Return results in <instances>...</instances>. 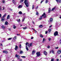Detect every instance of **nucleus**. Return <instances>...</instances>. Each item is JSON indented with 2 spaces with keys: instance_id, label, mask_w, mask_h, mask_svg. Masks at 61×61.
Wrapping results in <instances>:
<instances>
[{
  "instance_id": "28",
  "label": "nucleus",
  "mask_w": 61,
  "mask_h": 61,
  "mask_svg": "<svg viewBox=\"0 0 61 61\" xmlns=\"http://www.w3.org/2000/svg\"><path fill=\"white\" fill-rule=\"evenodd\" d=\"M6 14H5L2 17H4V18H5V16H6Z\"/></svg>"
},
{
  "instance_id": "46",
  "label": "nucleus",
  "mask_w": 61,
  "mask_h": 61,
  "mask_svg": "<svg viewBox=\"0 0 61 61\" xmlns=\"http://www.w3.org/2000/svg\"><path fill=\"white\" fill-rule=\"evenodd\" d=\"M34 39V37H31V39Z\"/></svg>"
},
{
  "instance_id": "9",
  "label": "nucleus",
  "mask_w": 61,
  "mask_h": 61,
  "mask_svg": "<svg viewBox=\"0 0 61 61\" xmlns=\"http://www.w3.org/2000/svg\"><path fill=\"white\" fill-rule=\"evenodd\" d=\"M44 55H45V56H46V55H47V52H46V51H44Z\"/></svg>"
},
{
  "instance_id": "50",
  "label": "nucleus",
  "mask_w": 61,
  "mask_h": 61,
  "mask_svg": "<svg viewBox=\"0 0 61 61\" xmlns=\"http://www.w3.org/2000/svg\"><path fill=\"white\" fill-rule=\"evenodd\" d=\"M55 48V49H58V47H56Z\"/></svg>"
},
{
  "instance_id": "62",
  "label": "nucleus",
  "mask_w": 61,
  "mask_h": 61,
  "mask_svg": "<svg viewBox=\"0 0 61 61\" xmlns=\"http://www.w3.org/2000/svg\"><path fill=\"white\" fill-rule=\"evenodd\" d=\"M22 26V25H20V26L21 27V26Z\"/></svg>"
},
{
  "instance_id": "56",
  "label": "nucleus",
  "mask_w": 61,
  "mask_h": 61,
  "mask_svg": "<svg viewBox=\"0 0 61 61\" xmlns=\"http://www.w3.org/2000/svg\"><path fill=\"white\" fill-rule=\"evenodd\" d=\"M34 31H35V33H36V32H37V31H36V30H34Z\"/></svg>"
},
{
  "instance_id": "64",
  "label": "nucleus",
  "mask_w": 61,
  "mask_h": 61,
  "mask_svg": "<svg viewBox=\"0 0 61 61\" xmlns=\"http://www.w3.org/2000/svg\"><path fill=\"white\" fill-rule=\"evenodd\" d=\"M60 19H61V16L60 17Z\"/></svg>"
},
{
  "instance_id": "61",
  "label": "nucleus",
  "mask_w": 61,
  "mask_h": 61,
  "mask_svg": "<svg viewBox=\"0 0 61 61\" xmlns=\"http://www.w3.org/2000/svg\"><path fill=\"white\" fill-rule=\"evenodd\" d=\"M10 10H11V11H12V9H10Z\"/></svg>"
},
{
  "instance_id": "35",
  "label": "nucleus",
  "mask_w": 61,
  "mask_h": 61,
  "mask_svg": "<svg viewBox=\"0 0 61 61\" xmlns=\"http://www.w3.org/2000/svg\"><path fill=\"white\" fill-rule=\"evenodd\" d=\"M24 0H21L20 2V3H22V2H23V1H24Z\"/></svg>"
},
{
  "instance_id": "36",
  "label": "nucleus",
  "mask_w": 61,
  "mask_h": 61,
  "mask_svg": "<svg viewBox=\"0 0 61 61\" xmlns=\"http://www.w3.org/2000/svg\"><path fill=\"white\" fill-rule=\"evenodd\" d=\"M16 39V36H15L14 37V40H15V39Z\"/></svg>"
},
{
  "instance_id": "60",
  "label": "nucleus",
  "mask_w": 61,
  "mask_h": 61,
  "mask_svg": "<svg viewBox=\"0 0 61 61\" xmlns=\"http://www.w3.org/2000/svg\"><path fill=\"white\" fill-rule=\"evenodd\" d=\"M52 27V25H51L50 26H49V27L50 28V27Z\"/></svg>"
},
{
  "instance_id": "1",
  "label": "nucleus",
  "mask_w": 61,
  "mask_h": 61,
  "mask_svg": "<svg viewBox=\"0 0 61 61\" xmlns=\"http://www.w3.org/2000/svg\"><path fill=\"white\" fill-rule=\"evenodd\" d=\"M44 18H46V13H44L42 15V16H41L40 17H39V20H42V16H44Z\"/></svg>"
},
{
  "instance_id": "54",
  "label": "nucleus",
  "mask_w": 61,
  "mask_h": 61,
  "mask_svg": "<svg viewBox=\"0 0 61 61\" xmlns=\"http://www.w3.org/2000/svg\"><path fill=\"white\" fill-rule=\"evenodd\" d=\"M48 2V1L47 0H46V3Z\"/></svg>"
},
{
  "instance_id": "30",
  "label": "nucleus",
  "mask_w": 61,
  "mask_h": 61,
  "mask_svg": "<svg viewBox=\"0 0 61 61\" xmlns=\"http://www.w3.org/2000/svg\"><path fill=\"white\" fill-rule=\"evenodd\" d=\"M13 28L14 29H15V28H16V26H15V25H14L13 26Z\"/></svg>"
},
{
  "instance_id": "49",
  "label": "nucleus",
  "mask_w": 61,
  "mask_h": 61,
  "mask_svg": "<svg viewBox=\"0 0 61 61\" xmlns=\"http://www.w3.org/2000/svg\"><path fill=\"white\" fill-rule=\"evenodd\" d=\"M12 2H13V3H15V0H13Z\"/></svg>"
},
{
  "instance_id": "38",
  "label": "nucleus",
  "mask_w": 61,
  "mask_h": 61,
  "mask_svg": "<svg viewBox=\"0 0 61 61\" xmlns=\"http://www.w3.org/2000/svg\"><path fill=\"white\" fill-rule=\"evenodd\" d=\"M25 18H24V19H23L22 20V22H24L25 20Z\"/></svg>"
},
{
  "instance_id": "6",
  "label": "nucleus",
  "mask_w": 61,
  "mask_h": 61,
  "mask_svg": "<svg viewBox=\"0 0 61 61\" xmlns=\"http://www.w3.org/2000/svg\"><path fill=\"white\" fill-rule=\"evenodd\" d=\"M32 46V43H31L30 44H29L28 45V47L29 48L30 47V46Z\"/></svg>"
},
{
  "instance_id": "31",
  "label": "nucleus",
  "mask_w": 61,
  "mask_h": 61,
  "mask_svg": "<svg viewBox=\"0 0 61 61\" xmlns=\"http://www.w3.org/2000/svg\"><path fill=\"white\" fill-rule=\"evenodd\" d=\"M2 7H1V6H0V11H2Z\"/></svg>"
},
{
  "instance_id": "10",
  "label": "nucleus",
  "mask_w": 61,
  "mask_h": 61,
  "mask_svg": "<svg viewBox=\"0 0 61 61\" xmlns=\"http://www.w3.org/2000/svg\"><path fill=\"white\" fill-rule=\"evenodd\" d=\"M5 19V18L4 17H2L1 18V21L2 22H3L4 21V20Z\"/></svg>"
},
{
  "instance_id": "24",
  "label": "nucleus",
  "mask_w": 61,
  "mask_h": 61,
  "mask_svg": "<svg viewBox=\"0 0 61 61\" xmlns=\"http://www.w3.org/2000/svg\"><path fill=\"white\" fill-rule=\"evenodd\" d=\"M26 49L27 50V51H28V47H27V46H26Z\"/></svg>"
},
{
  "instance_id": "25",
  "label": "nucleus",
  "mask_w": 61,
  "mask_h": 61,
  "mask_svg": "<svg viewBox=\"0 0 61 61\" xmlns=\"http://www.w3.org/2000/svg\"><path fill=\"white\" fill-rule=\"evenodd\" d=\"M51 52H52V53H53V54H55V52L53 50H51Z\"/></svg>"
},
{
  "instance_id": "44",
  "label": "nucleus",
  "mask_w": 61,
  "mask_h": 61,
  "mask_svg": "<svg viewBox=\"0 0 61 61\" xmlns=\"http://www.w3.org/2000/svg\"><path fill=\"white\" fill-rule=\"evenodd\" d=\"M21 57H22V58H25V56H21Z\"/></svg>"
},
{
  "instance_id": "19",
  "label": "nucleus",
  "mask_w": 61,
  "mask_h": 61,
  "mask_svg": "<svg viewBox=\"0 0 61 61\" xmlns=\"http://www.w3.org/2000/svg\"><path fill=\"white\" fill-rule=\"evenodd\" d=\"M46 41V39H45V38H44L43 39V41H42L43 43H44V42Z\"/></svg>"
},
{
  "instance_id": "47",
  "label": "nucleus",
  "mask_w": 61,
  "mask_h": 61,
  "mask_svg": "<svg viewBox=\"0 0 61 61\" xmlns=\"http://www.w3.org/2000/svg\"><path fill=\"white\" fill-rule=\"evenodd\" d=\"M51 29H49V32H51Z\"/></svg>"
},
{
  "instance_id": "3",
  "label": "nucleus",
  "mask_w": 61,
  "mask_h": 61,
  "mask_svg": "<svg viewBox=\"0 0 61 61\" xmlns=\"http://www.w3.org/2000/svg\"><path fill=\"white\" fill-rule=\"evenodd\" d=\"M36 55H37V56H36V57L37 56H40V52H37L36 53Z\"/></svg>"
},
{
  "instance_id": "33",
  "label": "nucleus",
  "mask_w": 61,
  "mask_h": 61,
  "mask_svg": "<svg viewBox=\"0 0 61 61\" xmlns=\"http://www.w3.org/2000/svg\"><path fill=\"white\" fill-rule=\"evenodd\" d=\"M34 5H32V9H34Z\"/></svg>"
},
{
  "instance_id": "45",
  "label": "nucleus",
  "mask_w": 61,
  "mask_h": 61,
  "mask_svg": "<svg viewBox=\"0 0 61 61\" xmlns=\"http://www.w3.org/2000/svg\"><path fill=\"white\" fill-rule=\"evenodd\" d=\"M2 2L3 3H5V0H3L2 1Z\"/></svg>"
},
{
  "instance_id": "27",
  "label": "nucleus",
  "mask_w": 61,
  "mask_h": 61,
  "mask_svg": "<svg viewBox=\"0 0 61 61\" xmlns=\"http://www.w3.org/2000/svg\"><path fill=\"white\" fill-rule=\"evenodd\" d=\"M53 20V19L52 18H51L50 19V22H52Z\"/></svg>"
},
{
  "instance_id": "59",
  "label": "nucleus",
  "mask_w": 61,
  "mask_h": 61,
  "mask_svg": "<svg viewBox=\"0 0 61 61\" xmlns=\"http://www.w3.org/2000/svg\"><path fill=\"white\" fill-rule=\"evenodd\" d=\"M32 23H33V24H35V23L34 22V21H33Z\"/></svg>"
},
{
  "instance_id": "12",
  "label": "nucleus",
  "mask_w": 61,
  "mask_h": 61,
  "mask_svg": "<svg viewBox=\"0 0 61 61\" xmlns=\"http://www.w3.org/2000/svg\"><path fill=\"white\" fill-rule=\"evenodd\" d=\"M22 5H20L19 6L18 8H22Z\"/></svg>"
},
{
  "instance_id": "63",
  "label": "nucleus",
  "mask_w": 61,
  "mask_h": 61,
  "mask_svg": "<svg viewBox=\"0 0 61 61\" xmlns=\"http://www.w3.org/2000/svg\"><path fill=\"white\" fill-rule=\"evenodd\" d=\"M59 0H56V1L57 2Z\"/></svg>"
},
{
  "instance_id": "18",
  "label": "nucleus",
  "mask_w": 61,
  "mask_h": 61,
  "mask_svg": "<svg viewBox=\"0 0 61 61\" xmlns=\"http://www.w3.org/2000/svg\"><path fill=\"white\" fill-rule=\"evenodd\" d=\"M57 3H61V0H58V1L57 2Z\"/></svg>"
},
{
  "instance_id": "48",
  "label": "nucleus",
  "mask_w": 61,
  "mask_h": 61,
  "mask_svg": "<svg viewBox=\"0 0 61 61\" xmlns=\"http://www.w3.org/2000/svg\"><path fill=\"white\" fill-rule=\"evenodd\" d=\"M51 38H50L49 39V41H50V40H51Z\"/></svg>"
},
{
  "instance_id": "5",
  "label": "nucleus",
  "mask_w": 61,
  "mask_h": 61,
  "mask_svg": "<svg viewBox=\"0 0 61 61\" xmlns=\"http://www.w3.org/2000/svg\"><path fill=\"white\" fill-rule=\"evenodd\" d=\"M15 56L16 57H17V60H19V59L20 58H19L20 57V56L19 55H18L17 54H16Z\"/></svg>"
},
{
  "instance_id": "22",
  "label": "nucleus",
  "mask_w": 61,
  "mask_h": 61,
  "mask_svg": "<svg viewBox=\"0 0 61 61\" xmlns=\"http://www.w3.org/2000/svg\"><path fill=\"white\" fill-rule=\"evenodd\" d=\"M40 36L41 37V38L43 37V35L42 34L40 35Z\"/></svg>"
},
{
  "instance_id": "40",
  "label": "nucleus",
  "mask_w": 61,
  "mask_h": 61,
  "mask_svg": "<svg viewBox=\"0 0 61 61\" xmlns=\"http://www.w3.org/2000/svg\"><path fill=\"white\" fill-rule=\"evenodd\" d=\"M19 47L20 48H21V44H20L19 45Z\"/></svg>"
},
{
  "instance_id": "43",
  "label": "nucleus",
  "mask_w": 61,
  "mask_h": 61,
  "mask_svg": "<svg viewBox=\"0 0 61 61\" xmlns=\"http://www.w3.org/2000/svg\"><path fill=\"white\" fill-rule=\"evenodd\" d=\"M54 58H52L51 60V61H54Z\"/></svg>"
},
{
  "instance_id": "17",
  "label": "nucleus",
  "mask_w": 61,
  "mask_h": 61,
  "mask_svg": "<svg viewBox=\"0 0 61 61\" xmlns=\"http://www.w3.org/2000/svg\"><path fill=\"white\" fill-rule=\"evenodd\" d=\"M5 25H7L8 24V22L7 21H6V22H5Z\"/></svg>"
},
{
  "instance_id": "51",
  "label": "nucleus",
  "mask_w": 61,
  "mask_h": 61,
  "mask_svg": "<svg viewBox=\"0 0 61 61\" xmlns=\"http://www.w3.org/2000/svg\"><path fill=\"white\" fill-rule=\"evenodd\" d=\"M47 48H50V46H47Z\"/></svg>"
},
{
  "instance_id": "13",
  "label": "nucleus",
  "mask_w": 61,
  "mask_h": 61,
  "mask_svg": "<svg viewBox=\"0 0 61 61\" xmlns=\"http://www.w3.org/2000/svg\"><path fill=\"white\" fill-rule=\"evenodd\" d=\"M51 11V9H50V8H49L48 11V13H50Z\"/></svg>"
},
{
  "instance_id": "29",
  "label": "nucleus",
  "mask_w": 61,
  "mask_h": 61,
  "mask_svg": "<svg viewBox=\"0 0 61 61\" xmlns=\"http://www.w3.org/2000/svg\"><path fill=\"white\" fill-rule=\"evenodd\" d=\"M55 8H56L55 7L53 8L52 9L51 11H53V10H54L55 9Z\"/></svg>"
},
{
  "instance_id": "53",
  "label": "nucleus",
  "mask_w": 61,
  "mask_h": 61,
  "mask_svg": "<svg viewBox=\"0 0 61 61\" xmlns=\"http://www.w3.org/2000/svg\"><path fill=\"white\" fill-rule=\"evenodd\" d=\"M1 16H2V15H1V14L0 13V18H1Z\"/></svg>"
},
{
  "instance_id": "52",
  "label": "nucleus",
  "mask_w": 61,
  "mask_h": 61,
  "mask_svg": "<svg viewBox=\"0 0 61 61\" xmlns=\"http://www.w3.org/2000/svg\"><path fill=\"white\" fill-rule=\"evenodd\" d=\"M46 32H45V34H47V33L48 32L47 31H45Z\"/></svg>"
},
{
  "instance_id": "23",
  "label": "nucleus",
  "mask_w": 61,
  "mask_h": 61,
  "mask_svg": "<svg viewBox=\"0 0 61 61\" xmlns=\"http://www.w3.org/2000/svg\"><path fill=\"white\" fill-rule=\"evenodd\" d=\"M17 22H20V19H19V20H17Z\"/></svg>"
},
{
  "instance_id": "16",
  "label": "nucleus",
  "mask_w": 61,
  "mask_h": 61,
  "mask_svg": "<svg viewBox=\"0 0 61 61\" xmlns=\"http://www.w3.org/2000/svg\"><path fill=\"white\" fill-rule=\"evenodd\" d=\"M36 52V51H32V55H34V54H35V53Z\"/></svg>"
},
{
  "instance_id": "15",
  "label": "nucleus",
  "mask_w": 61,
  "mask_h": 61,
  "mask_svg": "<svg viewBox=\"0 0 61 61\" xmlns=\"http://www.w3.org/2000/svg\"><path fill=\"white\" fill-rule=\"evenodd\" d=\"M10 18V15H8L7 17V19H8Z\"/></svg>"
},
{
  "instance_id": "37",
  "label": "nucleus",
  "mask_w": 61,
  "mask_h": 61,
  "mask_svg": "<svg viewBox=\"0 0 61 61\" xmlns=\"http://www.w3.org/2000/svg\"><path fill=\"white\" fill-rule=\"evenodd\" d=\"M3 8V9L2 10H5V7H2Z\"/></svg>"
},
{
  "instance_id": "42",
  "label": "nucleus",
  "mask_w": 61,
  "mask_h": 61,
  "mask_svg": "<svg viewBox=\"0 0 61 61\" xmlns=\"http://www.w3.org/2000/svg\"><path fill=\"white\" fill-rule=\"evenodd\" d=\"M38 14V12H36V15H37Z\"/></svg>"
},
{
  "instance_id": "4",
  "label": "nucleus",
  "mask_w": 61,
  "mask_h": 61,
  "mask_svg": "<svg viewBox=\"0 0 61 61\" xmlns=\"http://www.w3.org/2000/svg\"><path fill=\"white\" fill-rule=\"evenodd\" d=\"M54 35L55 36H57V35H58V32H57V31L55 32L54 34Z\"/></svg>"
},
{
  "instance_id": "20",
  "label": "nucleus",
  "mask_w": 61,
  "mask_h": 61,
  "mask_svg": "<svg viewBox=\"0 0 61 61\" xmlns=\"http://www.w3.org/2000/svg\"><path fill=\"white\" fill-rule=\"evenodd\" d=\"M20 54H23V51H20Z\"/></svg>"
},
{
  "instance_id": "26",
  "label": "nucleus",
  "mask_w": 61,
  "mask_h": 61,
  "mask_svg": "<svg viewBox=\"0 0 61 61\" xmlns=\"http://www.w3.org/2000/svg\"><path fill=\"white\" fill-rule=\"evenodd\" d=\"M42 27H43V25H41L39 26L40 28H41Z\"/></svg>"
},
{
  "instance_id": "39",
  "label": "nucleus",
  "mask_w": 61,
  "mask_h": 61,
  "mask_svg": "<svg viewBox=\"0 0 61 61\" xmlns=\"http://www.w3.org/2000/svg\"><path fill=\"white\" fill-rule=\"evenodd\" d=\"M19 61H22V60L20 59V58H19Z\"/></svg>"
},
{
  "instance_id": "58",
  "label": "nucleus",
  "mask_w": 61,
  "mask_h": 61,
  "mask_svg": "<svg viewBox=\"0 0 61 61\" xmlns=\"http://www.w3.org/2000/svg\"><path fill=\"white\" fill-rule=\"evenodd\" d=\"M38 8V6H37L36 7V9Z\"/></svg>"
},
{
  "instance_id": "2",
  "label": "nucleus",
  "mask_w": 61,
  "mask_h": 61,
  "mask_svg": "<svg viewBox=\"0 0 61 61\" xmlns=\"http://www.w3.org/2000/svg\"><path fill=\"white\" fill-rule=\"evenodd\" d=\"M24 3L26 7H28V1L27 0H25Z\"/></svg>"
},
{
  "instance_id": "57",
  "label": "nucleus",
  "mask_w": 61,
  "mask_h": 61,
  "mask_svg": "<svg viewBox=\"0 0 61 61\" xmlns=\"http://www.w3.org/2000/svg\"><path fill=\"white\" fill-rule=\"evenodd\" d=\"M43 2V0L41 1V4L42 3V2Z\"/></svg>"
},
{
  "instance_id": "21",
  "label": "nucleus",
  "mask_w": 61,
  "mask_h": 61,
  "mask_svg": "<svg viewBox=\"0 0 61 61\" xmlns=\"http://www.w3.org/2000/svg\"><path fill=\"white\" fill-rule=\"evenodd\" d=\"M19 14L20 15H21L22 14V12L21 11H20L19 12Z\"/></svg>"
},
{
  "instance_id": "34",
  "label": "nucleus",
  "mask_w": 61,
  "mask_h": 61,
  "mask_svg": "<svg viewBox=\"0 0 61 61\" xmlns=\"http://www.w3.org/2000/svg\"><path fill=\"white\" fill-rule=\"evenodd\" d=\"M8 39L9 40H11V39H12V38H9Z\"/></svg>"
},
{
  "instance_id": "8",
  "label": "nucleus",
  "mask_w": 61,
  "mask_h": 61,
  "mask_svg": "<svg viewBox=\"0 0 61 61\" xmlns=\"http://www.w3.org/2000/svg\"><path fill=\"white\" fill-rule=\"evenodd\" d=\"M17 49H18V46L17 45H15V50H17Z\"/></svg>"
},
{
  "instance_id": "11",
  "label": "nucleus",
  "mask_w": 61,
  "mask_h": 61,
  "mask_svg": "<svg viewBox=\"0 0 61 61\" xmlns=\"http://www.w3.org/2000/svg\"><path fill=\"white\" fill-rule=\"evenodd\" d=\"M3 53H6V54H7V53H8V52H7V51H5L4 50L3 51Z\"/></svg>"
},
{
  "instance_id": "14",
  "label": "nucleus",
  "mask_w": 61,
  "mask_h": 61,
  "mask_svg": "<svg viewBox=\"0 0 61 61\" xmlns=\"http://www.w3.org/2000/svg\"><path fill=\"white\" fill-rule=\"evenodd\" d=\"M1 28L3 29H5V26L4 25H2L1 26Z\"/></svg>"
},
{
  "instance_id": "55",
  "label": "nucleus",
  "mask_w": 61,
  "mask_h": 61,
  "mask_svg": "<svg viewBox=\"0 0 61 61\" xmlns=\"http://www.w3.org/2000/svg\"><path fill=\"white\" fill-rule=\"evenodd\" d=\"M56 60L57 61H59V59H56Z\"/></svg>"
},
{
  "instance_id": "41",
  "label": "nucleus",
  "mask_w": 61,
  "mask_h": 61,
  "mask_svg": "<svg viewBox=\"0 0 61 61\" xmlns=\"http://www.w3.org/2000/svg\"><path fill=\"white\" fill-rule=\"evenodd\" d=\"M27 27H26L23 28V29H27Z\"/></svg>"
},
{
  "instance_id": "32",
  "label": "nucleus",
  "mask_w": 61,
  "mask_h": 61,
  "mask_svg": "<svg viewBox=\"0 0 61 61\" xmlns=\"http://www.w3.org/2000/svg\"><path fill=\"white\" fill-rule=\"evenodd\" d=\"M28 42H26V46H27V45H28Z\"/></svg>"
},
{
  "instance_id": "7",
  "label": "nucleus",
  "mask_w": 61,
  "mask_h": 61,
  "mask_svg": "<svg viewBox=\"0 0 61 61\" xmlns=\"http://www.w3.org/2000/svg\"><path fill=\"white\" fill-rule=\"evenodd\" d=\"M61 53V50H59L57 51V53L58 54H60Z\"/></svg>"
}]
</instances>
